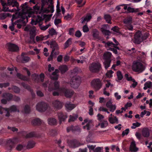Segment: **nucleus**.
Segmentation results:
<instances>
[{
  "label": "nucleus",
  "instance_id": "nucleus-1",
  "mask_svg": "<svg viewBox=\"0 0 152 152\" xmlns=\"http://www.w3.org/2000/svg\"><path fill=\"white\" fill-rule=\"evenodd\" d=\"M148 36V34L145 33L142 35L141 32L138 31L134 35V42L135 43L140 44L144 40L146 39Z\"/></svg>",
  "mask_w": 152,
  "mask_h": 152
},
{
  "label": "nucleus",
  "instance_id": "nucleus-2",
  "mask_svg": "<svg viewBox=\"0 0 152 152\" xmlns=\"http://www.w3.org/2000/svg\"><path fill=\"white\" fill-rule=\"evenodd\" d=\"M132 69L135 72H141L145 70V67L140 61L137 60L133 62Z\"/></svg>",
  "mask_w": 152,
  "mask_h": 152
},
{
  "label": "nucleus",
  "instance_id": "nucleus-3",
  "mask_svg": "<svg viewBox=\"0 0 152 152\" xmlns=\"http://www.w3.org/2000/svg\"><path fill=\"white\" fill-rule=\"evenodd\" d=\"M16 111L19 112V110H17L16 107L15 105H13L9 108H4L0 107V113L2 114L4 113H5V115L7 117H9L10 116V112Z\"/></svg>",
  "mask_w": 152,
  "mask_h": 152
},
{
  "label": "nucleus",
  "instance_id": "nucleus-4",
  "mask_svg": "<svg viewBox=\"0 0 152 152\" xmlns=\"http://www.w3.org/2000/svg\"><path fill=\"white\" fill-rule=\"evenodd\" d=\"M48 85V90L49 91H51L53 90H58L59 89H64V88H59V83L58 82L56 81L54 83V87L53 88L51 87L52 83L49 81L45 82L43 84V86L45 89L47 88Z\"/></svg>",
  "mask_w": 152,
  "mask_h": 152
},
{
  "label": "nucleus",
  "instance_id": "nucleus-5",
  "mask_svg": "<svg viewBox=\"0 0 152 152\" xmlns=\"http://www.w3.org/2000/svg\"><path fill=\"white\" fill-rule=\"evenodd\" d=\"M50 45L51 47L53 48V50L51 54L48 58V61L52 60L53 58L56 57V56H54L53 54L54 53L56 55H58L59 53V52L58 51L54 52L55 50H57L58 49V45L55 42H51Z\"/></svg>",
  "mask_w": 152,
  "mask_h": 152
},
{
  "label": "nucleus",
  "instance_id": "nucleus-6",
  "mask_svg": "<svg viewBox=\"0 0 152 152\" xmlns=\"http://www.w3.org/2000/svg\"><path fill=\"white\" fill-rule=\"evenodd\" d=\"M21 7L22 10L21 12V16L23 17V18L25 19V18H27L26 15L29 17V14H28L30 12V8L27 6V4L25 3L24 4H22Z\"/></svg>",
  "mask_w": 152,
  "mask_h": 152
},
{
  "label": "nucleus",
  "instance_id": "nucleus-7",
  "mask_svg": "<svg viewBox=\"0 0 152 152\" xmlns=\"http://www.w3.org/2000/svg\"><path fill=\"white\" fill-rule=\"evenodd\" d=\"M123 22L127 29L130 31L133 30V26L132 25V19L131 17H127L124 19L123 20Z\"/></svg>",
  "mask_w": 152,
  "mask_h": 152
},
{
  "label": "nucleus",
  "instance_id": "nucleus-8",
  "mask_svg": "<svg viewBox=\"0 0 152 152\" xmlns=\"http://www.w3.org/2000/svg\"><path fill=\"white\" fill-rule=\"evenodd\" d=\"M91 84L96 90H99L102 86V81L99 78L94 79L92 80Z\"/></svg>",
  "mask_w": 152,
  "mask_h": 152
},
{
  "label": "nucleus",
  "instance_id": "nucleus-9",
  "mask_svg": "<svg viewBox=\"0 0 152 152\" xmlns=\"http://www.w3.org/2000/svg\"><path fill=\"white\" fill-rule=\"evenodd\" d=\"M80 83V78L79 77H75L71 79L69 83L72 87L74 88H77L79 86Z\"/></svg>",
  "mask_w": 152,
  "mask_h": 152
},
{
  "label": "nucleus",
  "instance_id": "nucleus-10",
  "mask_svg": "<svg viewBox=\"0 0 152 152\" xmlns=\"http://www.w3.org/2000/svg\"><path fill=\"white\" fill-rule=\"evenodd\" d=\"M100 67L101 65L99 63L94 62L89 65V68L90 71L95 73L99 70Z\"/></svg>",
  "mask_w": 152,
  "mask_h": 152
},
{
  "label": "nucleus",
  "instance_id": "nucleus-11",
  "mask_svg": "<svg viewBox=\"0 0 152 152\" xmlns=\"http://www.w3.org/2000/svg\"><path fill=\"white\" fill-rule=\"evenodd\" d=\"M24 30L26 31L30 32V38L33 39L36 35V28L34 26H27L25 28Z\"/></svg>",
  "mask_w": 152,
  "mask_h": 152
},
{
  "label": "nucleus",
  "instance_id": "nucleus-12",
  "mask_svg": "<svg viewBox=\"0 0 152 152\" xmlns=\"http://www.w3.org/2000/svg\"><path fill=\"white\" fill-rule=\"evenodd\" d=\"M48 105L44 102L38 103L36 105V110L40 112H44L47 109Z\"/></svg>",
  "mask_w": 152,
  "mask_h": 152
},
{
  "label": "nucleus",
  "instance_id": "nucleus-13",
  "mask_svg": "<svg viewBox=\"0 0 152 152\" xmlns=\"http://www.w3.org/2000/svg\"><path fill=\"white\" fill-rule=\"evenodd\" d=\"M41 11L44 12L48 13L50 12L53 13L54 11V7L52 2L51 1L49 5L47 8H44V5H42L41 8Z\"/></svg>",
  "mask_w": 152,
  "mask_h": 152
},
{
  "label": "nucleus",
  "instance_id": "nucleus-14",
  "mask_svg": "<svg viewBox=\"0 0 152 152\" xmlns=\"http://www.w3.org/2000/svg\"><path fill=\"white\" fill-rule=\"evenodd\" d=\"M6 45L7 49L10 51H16L19 50L18 47L15 44L9 43Z\"/></svg>",
  "mask_w": 152,
  "mask_h": 152
},
{
  "label": "nucleus",
  "instance_id": "nucleus-15",
  "mask_svg": "<svg viewBox=\"0 0 152 152\" xmlns=\"http://www.w3.org/2000/svg\"><path fill=\"white\" fill-rule=\"evenodd\" d=\"M63 94H64L65 96L67 98L71 97L74 94L73 91L71 90H69L65 88L63 89Z\"/></svg>",
  "mask_w": 152,
  "mask_h": 152
},
{
  "label": "nucleus",
  "instance_id": "nucleus-16",
  "mask_svg": "<svg viewBox=\"0 0 152 152\" xmlns=\"http://www.w3.org/2000/svg\"><path fill=\"white\" fill-rule=\"evenodd\" d=\"M42 20V18L38 16H35L31 18V23L33 25H36L37 23L40 22Z\"/></svg>",
  "mask_w": 152,
  "mask_h": 152
},
{
  "label": "nucleus",
  "instance_id": "nucleus-17",
  "mask_svg": "<svg viewBox=\"0 0 152 152\" xmlns=\"http://www.w3.org/2000/svg\"><path fill=\"white\" fill-rule=\"evenodd\" d=\"M52 104L55 108L57 109H61L63 106L62 103L57 100L54 101L52 102Z\"/></svg>",
  "mask_w": 152,
  "mask_h": 152
},
{
  "label": "nucleus",
  "instance_id": "nucleus-18",
  "mask_svg": "<svg viewBox=\"0 0 152 152\" xmlns=\"http://www.w3.org/2000/svg\"><path fill=\"white\" fill-rule=\"evenodd\" d=\"M69 145L71 148H75L80 145V143L76 140H71L69 142Z\"/></svg>",
  "mask_w": 152,
  "mask_h": 152
},
{
  "label": "nucleus",
  "instance_id": "nucleus-19",
  "mask_svg": "<svg viewBox=\"0 0 152 152\" xmlns=\"http://www.w3.org/2000/svg\"><path fill=\"white\" fill-rule=\"evenodd\" d=\"M16 141V139H10L7 140V143L9 145L10 150H11L14 147Z\"/></svg>",
  "mask_w": 152,
  "mask_h": 152
},
{
  "label": "nucleus",
  "instance_id": "nucleus-20",
  "mask_svg": "<svg viewBox=\"0 0 152 152\" xmlns=\"http://www.w3.org/2000/svg\"><path fill=\"white\" fill-rule=\"evenodd\" d=\"M58 117L60 124H61L62 121H64L67 118V115L65 114H64L60 112L58 114Z\"/></svg>",
  "mask_w": 152,
  "mask_h": 152
},
{
  "label": "nucleus",
  "instance_id": "nucleus-21",
  "mask_svg": "<svg viewBox=\"0 0 152 152\" xmlns=\"http://www.w3.org/2000/svg\"><path fill=\"white\" fill-rule=\"evenodd\" d=\"M92 122V120H89L88 119H85L84 121V122L82 123V124L83 125L85 123H87V124L86 126H83V129H86L87 130H89L90 129V124H91Z\"/></svg>",
  "mask_w": 152,
  "mask_h": 152
},
{
  "label": "nucleus",
  "instance_id": "nucleus-22",
  "mask_svg": "<svg viewBox=\"0 0 152 152\" xmlns=\"http://www.w3.org/2000/svg\"><path fill=\"white\" fill-rule=\"evenodd\" d=\"M65 107L67 111L71 110L75 108L76 105L71 103L70 102H67L65 104Z\"/></svg>",
  "mask_w": 152,
  "mask_h": 152
},
{
  "label": "nucleus",
  "instance_id": "nucleus-23",
  "mask_svg": "<svg viewBox=\"0 0 152 152\" xmlns=\"http://www.w3.org/2000/svg\"><path fill=\"white\" fill-rule=\"evenodd\" d=\"M7 5L14 7H16L18 8L19 4L16 0H8Z\"/></svg>",
  "mask_w": 152,
  "mask_h": 152
},
{
  "label": "nucleus",
  "instance_id": "nucleus-24",
  "mask_svg": "<svg viewBox=\"0 0 152 152\" xmlns=\"http://www.w3.org/2000/svg\"><path fill=\"white\" fill-rule=\"evenodd\" d=\"M138 148L136 146L135 142L134 141H132L130 146L129 150L131 152H136L138 150Z\"/></svg>",
  "mask_w": 152,
  "mask_h": 152
},
{
  "label": "nucleus",
  "instance_id": "nucleus-25",
  "mask_svg": "<svg viewBox=\"0 0 152 152\" xmlns=\"http://www.w3.org/2000/svg\"><path fill=\"white\" fill-rule=\"evenodd\" d=\"M105 46L107 48L113 47L117 49H119V48L115 46V44L113 43L112 42L109 41L105 43Z\"/></svg>",
  "mask_w": 152,
  "mask_h": 152
},
{
  "label": "nucleus",
  "instance_id": "nucleus-26",
  "mask_svg": "<svg viewBox=\"0 0 152 152\" xmlns=\"http://www.w3.org/2000/svg\"><path fill=\"white\" fill-rule=\"evenodd\" d=\"M12 95L9 93H5L3 94L2 97L6 99L8 101L11 100L12 98Z\"/></svg>",
  "mask_w": 152,
  "mask_h": 152
},
{
  "label": "nucleus",
  "instance_id": "nucleus-27",
  "mask_svg": "<svg viewBox=\"0 0 152 152\" xmlns=\"http://www.w3.org/2000/svg\"><path fill=\"white\" fill-rule=\"evenodd\" d=\"M39 26L40 29L43 31H45L49 27L51 26L50 23H49L47 25L44 26L42 25V24L39 23Z\"/></svg>",
  "mask_w": 152,
  "mask_h": 152
},
{
  "label": "nucleus",
  "instance_id": "nucleus-28",
  "mask_svg": "<svg viewBox=\"0 0 152 152\" xmlns=\"http://www.w3.org/2000/svg\"><path fill=\"white\" fill-rule=\"evenodd\" d=\"M48 123L49 124L51 125H53L56 124L57 121L54 118H50L48 120Z\"/></svg>",
  "mask_w": 152,
  "mask_h": 152
},
{
  "label": "nucleus",
  "instance_id": "nucleus-29",
  "mask_svg": "<svg viewBox=\"0 0 152 152\" xmlns=\"http://www.w3.org/2000/svg\"><path fill=\"white\" fill-rule=\"evenodd\" d=\"M58 69L61 72L62 74L65 73L68 70L67 66L65 65H63L60 66Z\"/></svg>",
  "mask_w": 152,
  "mask_h": 152
},
{
  "label": "nucleus",
  "instance_id": "nucleus-30",
  "mask_svg": "<svg viewBox=\"0 0 152 152\" xmlns=\"http://www.w3.org/2000/svg\"><path fill=\"white\" fill-rule=\"evenodd\" d=\"M26 54L24 53H23L21 54V60L22 62L25 63L28 61L30 58L28 56H24Z\"/></svg>",
  "mask_w": 152,
  "mask_h": 152
},
{
  "label": "nucleus",
  "instance_id": "nucleus-31",
  "mask_svg": "<svg viewBox=\"0 0 152 152\" xmlns=\"http://www.w3.org/2000/svg\"><path fill=\"white\" fill-rule=\"evenodd\" d=\"M35 143L33 141H28L26 147L28 149H31L33 148L35 145Z\"/></svg>",
  "mask_w": 152,
  "mask_h": 152
},
{
  "label": "nucleus",
  "instance_id": "nucleus-32",
  "mask_svg": "<svg viewBox=\"0 0 152 152\" xmlns=\"http://www.w3.org/2000/svg\"><path fill=\"white\" fill-rule=\"evenodd\" d=\"M142 135L145 137H148L150 135L149 129H144L142 131Z\"/></svg>",
  "mask_w": 152,
  "mask_h": 152
},
{
  "label": "nucleus",
  "instance_id": "nucleus-33",
  "mask_svg": "<svg viewBox=\"0 0 152 152\" xmlns=\"http://www.w3.org/2000/svg\"><path fill=\"white\" fill-rule=\"evenodd\" d=\"M144 90H145L148 88H151L152 87V82L149 81H147L144 84Z\"/></svg>",
  "mask_w": 152,
  "mask_h": 152
},
{
  "label": "nucleus",
  "instance_id": "nucleus-34",
  "mask_svg": "<svg viewBox=\"0 0 152 152\" xmlns=\"http://www.w3.org/2000/svg\"><path fill=\"white\" fill-rule=\"evenodd\" d=\"M31 123L34 125H39L42 123V121L39 119L36 118L32 121Z\"/></svg>",
  "mask_w": 152,
  "mask_h": 152
},
{
  "label": "nucleus",
  "instance_id": "nucleus-35",
  "mask_svg": "<svg viewBox=\"0 0 152 152\" xmlns=\"http://www.w3.org/2000/svg\"><path fill=\"white\" fill-rule=\"evenodd\" d=\"M58 72V70H56L55 71L52 73V74L51 76V79L54 80H57L58 77V76L57 75V73Z\"/></svg>",
  "mask_w": 152,
  "mask_h": 152
},
{
  "label": "nucleus",
  "instance_id": "nucleus-36",
  "mask_svg": "<svg viewBox=\"0 0 152 152\" xmlns=\"http://www.w3.org/2000/svg\"><path fill=\"white\" fill-rule=\"evenodd\" d=\"M112 56V55L111 53L109 52H107L105 53L104 54V58L106 60L109 59Z\"/></svg>",
  "mask_w": 152,
  "mask_h": 152
},
{
  "label": "nucleus",
  "instance_id": "nucleus-37",
  "mask_svg": "<svg viewBox=\"0 0 152 152\" xmlns=\"http://www.w3.org/2000/svg\"><path fill=\"white\" fill-rule=\"evenodd\" d=\"M91 18V16L90 15H87L85 18H81L82 23H84L86 21L88 22Z\"/></svg>",
  "mask_w": 152,
  "mask_h": 152
},
{
  "label": "nucleus",
  "instance_id": "nucleus-38",
  "mask_svg": "<svg viewBox=\"0 0 152 152\" xmlns=\"http://www.w3.org/2000/svg\"><path fill=\"white\" fill-rule=\"evenodd\" d=\"M72 43V39L71 38L69 39L64 43V48H68L70 45H71Z\"/></svg>",
  "mask_w": 152,
  "mask_h": 152
},
{
  "label": "nucleus",
  "instance_id": "nucleus-39",
  "mask_svg": "<svg viewBox=\"0 0 152 152\" xmlns=\"http://www.w3.org/2000/svg\"><path fill=\"white\" fill-rule=\"evenodd\" d=\"M79 128L78 126H71L70 127H68L67 128V131L68 132H69L71 131H72V132H74V131L77 130Z\"/></svg>",
  "mask_w": 152,
  "mask_h": 152
},
{
  "label": "nucleus",
  "instance_id": "nucleus-40",
  "mask_svg": "<svg viewBox=\"0 0 152 152\" xmlns=\"http://www.w3.org/2000/svg\"><path fill=\"white\" fill-rule=\"evenodd\" d=\"M57 91H54L53 93V95L54 96H58L59 95H61L63 94V89H59L57 90Z\"/></svg>",
  "mask_w": 152,
  "mask_h": 152
},
{
  "label": "nucleus",
  "instance_id": "nucleus-41",
  "mask_svg": "<svg viewBox=\"0 0 152 152\" xmlns=\"http://www.w3.org/2000/svg\"><path fill=\"white\" fill-rule=\"evenodd\" d=\"M17 77L19 78V79L24 80L28 81L29 80V79L26 76L22 75L19 73H17Z\"/></svg>",
  "mask_w": 152,
  "mask_h": 152
},
{
  "label": "nucleus",
  "instance_id": "nucleus-42",
  "mask_svg": "<svg viewBox=\"0 0 152 152\" xmlns=\"http://www.w3.org/2000/svg\"><path fill=\"white\" fill-rule=\"evenodd\" d=\"M9 16V14L8 13H0V19L2 20H4Z\"/></svg>",
  "mask_w": 152,
  "mask_h": 152
},
{
  "label": "nucleus",
  "instance_id": "nucleus-43",
  "mask_svg": "<svg viewBox=\"0 0 152 152\" xmlns=\"http://www.w3.org/2000/svg\"><path fill=\"white\" fill-rule=\"evenodd\" d=\"M77 115L76 114H73L72 115H70L69 118V122L73 121H75L77 118Z\"/></svg>",
  "mask_w": 152,
  "mask_h": 152
},
{
  "label": "nucleus",
  "instance_id": "nucleus-44",
  "mask_svg": "<svg viewBox=\"0 0 152 152\" xmlns=\"http://www.w3.org/2000/svg\"><path fill=\"white\" fill-rule=\"evenodd\" d=\"M128 11L129 12H136L139 11V9H135L132 8L130 7H128Z\"/></svg>",
  "mask_w": 152,
  "mask_h": 152
},
{
  "label": "nucleus",
  "instance_id": "nucleus-45",
  "mask_svg": "<svg viewBox=\"0 0 152 152\" xmlns=\"http://www.w3.org/2000/svg\"><path fill=\"white\" fill-rule=\"evenodd\" d=\"M104 18L106 22L108 23H111V18L110 16L108 14L105 15L104 16Z\"/></svg>",
  "mask_w": 152,
  "mask_h": 152
},
{
  "label": "nucleus",
  "instance_id": "nucleus-46",
  "mask_svg": "<svg viewBox=\"0 0 152 152\" xmlns=\"http://www.w3.org/2000/svg\"><path fill=\"white\" fill-rule=\"evenodd\" d=\"M109 121L112 124H114L116 122H117L118 119L116 117H114V118H110L108 119Z\"/></svg>",
  "mask_w": 152,
  "mask_h": 152
},
{
  "label": "nucleus",
  "instance_id": "nucleus-47",
  "mask_svg": "<svg viewBox=\"0 0 152 152\" xmlns=\"http://www.w3.org/2000/svg\"><path fill=\"white\" fill-rule=\"evenodd\" d=\"M16 10L15 9H13L12 10H9V8L8 7H6V6H4L3 7L2 10L4 11H9L10 12H12L15 11Z\"/></svg>",
  "mask_w": 152,
  "mask_h": 152
},
{
  "label": "nucleus",
  "instance_id": "nucleus-48",
  "mask_svg": "<svg viewBox=\"0 0 152 152\" xmlns=\"http://www.w3.org/2000/svg\"><path fill=\"white\" fill-rule=\"evenodd\" d=\"M99 125L101 128H104L107 126L108 125V123L106 121H104L101 123Z\"/></svg>",
  "mask_w": 152,
  "mask_h": 152
},
{
  "label": "nucleus",
  "instance_id": "nucleus-49",
  "mask_svg": "<svg viewBox=\"0 0 152 152\" xmlns=\"http://www.w3.org/2000/svg\"><path fill=\"white\" fill-rule=\"evenodd\" d=\"M76 1L77 4L79 5L78 6L79 7H82L86 3V1H84L82 4H81V3L83 2V0H76Z\"/></svg>",
  "mask_w": 152,
  "mask_h": 152
},
{
  "label": "nucleus",
  "instance_id": "nucleus-50",
  "mask_svg": "<svg viewBox=\"0 0 152 152\" xmlns=\"http://www.w3.org/2000/svg\"><path fill=\"white\" fill-rule=\"evenodd\" d=\"M48 32L49 34L51 36L56 34V30L53 28H51L50 29H49Z\"/></svg>",
  "mask_w": 152,
  "mask_h": 152
},
{
  "label": "nucleus",
  "instance_id": "nucleus-51",
  "mask_svg": "<svg viewBox=\"0 0 152 152\" xmlns=\"http://www.w3.org/2000/svg\"><path fill=\"white\" fill-rule=\"evenodd\" d=\"M117 78L119 80H121L123 78V75L120 71H118L117 72Z\"/></svg>",
  "mask_w": 152,
  "mask_h": 152
},
{
  "label": "nucleus",
  "instance_id": "nucleus-52",
  "mask_svg": "<svg viewBox=\"0 0 152 152\" xmlns=\"http://www.w3.org/2000/svg\"><path fill=\"white\" fill-rule=\"evenodd\" d=\"M35 133L34 132H32L27 134L26 137L28 138H31L35 137Z\"/></svg>",
  "mask_w": 152,
  "mask_h": 152
},
{
  "label": "nucleus",
  "instance_id": "nucleus-53",
  "mask_svg": "<svg viewBox=\"0 0 152 152\" xmlns=\"http://www.w3.org/2000/svg\"><path fill=\"white\" fill-rule=\"evenodd\" d=\"M111 61H105L104 63V65L106 69H107L110 66Z\"/></svg>",
  "mask_w": 152,
  "mask_h": 152
},
{
  "label": "nucleus",
  "instance_id": "nucleus-54",
  "mask_svg": "<svg viewBox=\"0 0 152 152\" xmlns=\"http://www.w3.org/2000/svg\"><path fill=\"white\" fill-rule=\"evenodd\" d=\"M30 109L29 106L28 105H26L24 107V111L25 113H29Z\"/></svg>",
  "mask_w": 152,
  "mask_h": 152
},
{
  "label": "nucleus",
  "instance_id": "nucleus-55",
  "mask_svg": "<svg viewBox=\"0 0 152 152\" xmlns=\"http://www.w3.org/2000/svg\"><path fill=\"white\" fill-rule=\"evenodd\" d=\"M12 89L16 93H19L20 91V89L19 88L15 86H12Z\"/></svg>",
  "mask_w": 152,
  "mask_h": 152
},
{
  "label": "nucleus",
  "instance_id": "nucleus-56",
  "mask_svg": "<svg viewBox=\"0 0 152 152\" xmlns=\"http://www.w3.org/2000/svg\"><path fill=\"white\" fill-rule=\"evenodd\" d=\"M125 77L128 81H132L133 82H135V80L132 78L131 76H129L128 74H126Z\"/></svg>",
  "mask_w": 152,
  "mask_h": 152
},
{
  "label": "nucleus",
  "instance_id": "nucleus-57",
  "mask_svg": "<svg viewBox=\"0 0 152 152\" xmlns=\"http://www.w3.org/2000/svg\"><path fill=\"white\" fill-rule=\"evenodd\" d=\"M101 30L102 33L105 35H109L110 33V32L109 31L106 30L103 28H101Z\"/></svg>",
  "mask_w": 152,
  "mask_h": 152
},
{
  "label": "nucleus",
  "instance_id": "nucleus-58",
  "mask_svg": "<svg viewBox=\"0 0 152 152\" xmlns=\"http://www.w3.org/2000/svg\"><path fill=\"white\" fill-rule=\"evenodd\" d=\"M52 16V15H45V22L46 23L47 22L49 21L51 18Z\"/></svg>",
  "mask_w": 152,
  "mask_h": 152
},
{
  "label": "nucleus",
  "instance_id": "nucleus-59",
  "mask_svg": "<svg viewBox=\"0 0 152 152\" xmlns=\"http://www.w3.org/2000/svg\"><path fill=\"white\" fill-rule=\"evenodd\" d=\"M141 125V124L138 122L133 123L132 124V125L131 126V128L132 129H135L136 127L139 126Z\"/></svg>",
  "mask_w": 152,
  "mask_h": 152
},
{
  "label": "nucleus",
  "instance_id": "nucleus-60",
  "mask_svg": "<svg viewBox=\"0 0 152 152\" xmlns=\"http://www.w3.org/2000/svg\"><path fill=\"white\" fill-rule=\"evenodd\" d=\"M113 73V72L112 70H109L106 73V76L109 78L113 76L112 74Z\"/></svg>",
  "mask_w": 152,
  "mask_h": 152
},
{
  "label": "nucleus",
  "instance_id": "nucleus-61",
  "mask_svg": "<svg viewBox=\"0 0 152 152\" xmlns=\"http://www.w3.org/2000/svg\"><path fill=\"white\" fill-rule=\"evenodd\" d=\"M116 106L115 105L112 104L108 108L110 109V111L111 112H113L116 109Z\"/></svg>",
  "mask_w": 152,
  "mask_h": 152
},
{
  "label": "nucleus",
  "instance_id": "nucleus-62",
  "mask_svg": "<svg viewBox=\"0 0 152 152\" xmlns=\"http://www.w3.org/2000/svg\"><path fill=\"white\" fill-rule=\"evenodd\" d=\"M33 8L35 11L36 12L37 14L40 13L39 11L40 7L39 6L36 5Z\"/></svg>",
  "mask_w": 152,
  "mask_h": 152
},
{
  "label": "nucleus",
  "instance_id": "nucleus-63",
  "mask_svg": "<svg viewBox=\"0 0 152 152\" xmlns=\"http://www.w3.org/2000/svg\"><path fill=\"white\" fill-rule=\"evenodd\" d=\"M55 24L56 26L58 25L61 23V20L60 19L56 18L54 21Z\"/></svg>",
  "mask_w": 152,
  "mask_h": 152
},
{
  "label": "nucleus",
  "instance_id": "nucleus-64",
  "mask_svg": "<svg viewBox=\"0 0 152 152\" xmlns=\"http://www.w3.org/2000/svg\"><path fill=\"white\" fill-rule=\"evenodd\" d=\"M22 86L25 88L27 89L28 90L30 91H31L32 90L31 89V88H30V87L28 86L26 84L24 83H22Z\"/></svg>",
  "mask_w": 152,
  "mask_h": 152
}]
</instances>
